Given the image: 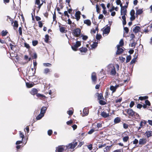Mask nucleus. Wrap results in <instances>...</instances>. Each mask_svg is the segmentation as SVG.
<instances>
[{
    "label": "nucleus",
    "mask_w": 152,
    "mask_h": 152,
    "mask_svg": "<svg viewBox=\"0 0 152 152\" xmlns=\"http://www.w3.org/2000/svg\"><path fill=\"white\" fill-rule=\"evenodd\" d=\"M78 142L75 140L72 142L69 143L67 145V152H72L75 150V148L77 145Z\"/></svg>",
    "instance_id": "1"
},
{
    "label": "nucleus",
    "mask_w": 152,
    "mask_h": 152,
    "mask_svg": "<svg viewBox=\"0 0 152 152\" xmlns=\"http://www.w3.org/2000/svg\"><path fill=\"white\" fill-rule=\"evenodd\" d=\"M108 71L110 72V74L112 75H115L116 73L115 68L113 65L110 64L107 66Z\"/></svg>",
    "instance_id": "2"
},
{
    "label": "nucleus",
    "mask_w": 152,
    "mask_h": 152,
    "mask_svg": "<svg viewBox=\"0 0 152 152\" xmlns=\"http://www.w3.org/2000/svg\"><path fill=\"white\" fill-rule=\"evenodd\" d=\"M126 111L130 116L133 117L139 116L137 113L134 111L132 109H128Z\"/></svg>",
    "instance_id": "3"
},
{
    "label": "nucleus",
    "mask_w": 152,
    "mask_h": 152,
    "mask_svg": "<svg viewBox=\"0 0 152 152\" xmlns=\"http://www.w3.org/2000/svg\"><path fill=\"white\" fill-rule=\"evenodd\" d=\"M81 45V42L79 41H77L76 43H74L72 46V49L74 51H76L77 48Z\"/></svg>",
    "instance_id": "4"
},
{
    "label": "nucleus",
    "mask_w": 152,
    "mask_h": 152,
    "mask_svg": "<svg viewBox=\"0 0 152 152\" xmlns=\"http://www.w3.org/2000/svg\"><path fill=\"white\" fill-rule=\"evenodd\" d=\"M74 35L77 37L80 36L81 33L80 29L79 28H77L73 31Z\"/></svg>",
    "instance_id": "5"
},
{
    "label": "nucleus",
    "mask_w": 152,
    "mask_h": 152,
    "mask_svg": "<svg viewBox=\"0 0 152 152\" xmlns=\"http://www.w3.org/2000/svg\"><path fill=\"white\" fill-rule=\"evenodd\" d=\"M91 79L93 83L95 84L96 83V81L97 79L96 75L95 72H93L91 74Z\"/></svg>",
    "instance_id": "6"
},
{
    "label": "nucleus",
    "mask_w": 152,
    "mask_h": 152,
    "mask_svg": "<svg viewBox=\"0 0 152 152\" xmlns=\"http://www.w3.org/2000/svg\"><path fill=\"white\" fill-rule=\"evenodd\" d=\"M117 50L116 53V55H120L123 53L124 50L122 48H120L119 45H117Z\"/></svg>",
    "instance_id": "7"
},
{
    "label": "nucleus",
    "mask_w": 152,
    "mask_h": 152,
    "mask_svg": "<svg viewBox=\"0 0 152 152\" xmlns=\"http://www.w3.org/2000/svg\"><path fill=\"white\" fill-rule=\"evenodd\" d=\"M65 146L63 145L58 146L56 148V152H62L64 150Z\"/></svg>",
    "instance_id": "8"
},
{
    "label": "nucleus",
    "mask_w": 152,
    "mask_h": 152,
    "mask_svg": "<svg viewBox=\"0 0 152 152\" xmlns=\"http://www.w3.org/2000/svg\"><path fill=\"white\" fill-rule=\"evenodd\" d=\"M133 31L135 33H137L140 31V27L137 26H134L132 27Z\"/></svg>",
    "instance_id": "9"
},
{
    "label": "nucleus",
    "mask_w": 152,
    "mask_h": 152,
    "mask_svg": "<svg viewBox=\"0 0 152 152\" xmlns=\"http://www.w3.org/2000/svg\"><path fill=\"white\" fill-rule=\"evenodd\" d=\"M110 28L109 26H107L105 28L103 31V34L108 35L110 31Z\"/></svg>",
    "instance_id": "10"
},
{
    "label": "nucleus",
    "mask_w": 152,
    "mask_h": 152,
    "mask_svg": "<svg viewBox=\"0 0 152 152\" xmlns=\"http://www.w3.org/2000/svg\"><path fill=\"white\" fill-rule=\"evenodd\" d=\"M147 142V140L145 138H141L139 140V144L140 145H144Z\"/></svg>",
    "instance_id": "11"
},
{
    "label": "nucleus",
    "mask_w": 152,
    "mask_h": 152,
    "mask_svg": "<svg viewBox=\"0 0 152 152\" xmlns=\"http://www.w3.org/2000/svg\"><path fill=\"white\" fill-rule=\"evenodd\" d=\"M119 86L118 85H116L115 86H110V89L112 91V93H113L116 91V89Z\"/></svg>",
    "instance_id": "12"
},
{
    "label": "nucleus",
    "mask_w": 152,
    "mask_h": 152,
    "mask_svg": "<svg viewBox=\"0 0 152 152\" xmlns=\"http://www.w3.org/2000/svg\"><path fill=\"white\" fill-rule=\"evenodd\" d=\"M127 10L125 7H121V15H126Z\"/></svg>",
    "instance_id": "13"
},
{
    "label": "nucleus",
    "mask_w": 152,
    "mask_h": 152,
    "mask_svg": "<svg viewBox=\"0 0 152 152\" xmlns=\"http://www.w3.org/2000/svg\"><path fill=\"white\" fill-rule=\"evenodd\" d=\"M48 106L46 107L45 106L42 107L40 110V113L42 114H43V115H44L45 113H46Z\"/></svg>",
    "instance_id": "14"
},
{
    "label": "nucleus",
    "mask_w": 152,
    "mask_h": 152,
    "mask_svg": "<svg viewBox=\"0 0 152 152\" xmlns=\"http://www.w3.org/2000/svg\"><path fill=\"white\" fill-rule=\"evenodd\" d=\"M88 114V108H85L83 110V116H85L87 115Z\"/></svg>",
    "instance_id": "15"
},
{
    "label": "nucleus",
    "mask_w": 152,
    "mask_h": 152,
    "mask_svg": "<svg viewBox=\"0 0 152 152\" xmlns=\"http://www.w3.org/2000/svg\"><path fill=\"white\" fill-rule=\"evenodd\" d=\"M80 11L76 12L75 14V16L77 20H79L80 18Z\"/></svg>",
    "instance_id": "16"
},
{
    "label": "nucleus",
    "mask_w": 152,
    "mask_h": 152,
    "mask_svg": "<svg viewBox=\"0 0 152 152\" xmlns=\"http://www.w3.org/2000/svg\"><path fill=\"white\" fill-rule=\"evenodd\" d=\"M146 136L148 138L152 136V131H147L145 133Z\"/></svg>",
    "instance_id": "17"
},
{
    "label": "nucleus",
    "mask_w": 152,
    "mask_h": 152,
    "mask_svg": "<svg viewBox=\"0 0 152 152\" xmlns=\"http://www.w3.org/2000/svg\"><path fill=\"white\" fill-rule=\"evenodd\" d=\"M59 27L60 31L61 33H65L66 32V30H65V28L64 27L60 26H59Z\"/></svg>",
    "instance_id": "18"
},
{
    "label": "nucleus",
    "mask_w": 152,
    "mask_h": 152,
    "mask_svg": "<svg viewBox=\"0 0 152 152\" xmlns=\"http://www.w3.org/2000/svg\"><path fill=\"white\" fill-rule=\"evenodd\" d=\"M101 115L103 117L106 118L108 117L109 115V113H107L104 112H103L101 113Z\"/></svg>",
    "instance_id": "19"
},
{
    "label": "nucleus",
    "mask_w": 152,
    "mask_h": 152,
    "mask_svg": "<svg viewBox=\"0 0 152 152\" xmlns=\"http://www.w3.org/2000/svg\"><path fill=\"white\" fill-rule=\"evenodd\" d=\"M73 112L74 109L72 108L69 109V110L67 111V113L70 116L73 114Z\"/></svg>",
    "instance_id": "20"
},
{
    "label": "nucleus",
    "mask_w": 152,
    "mask_h": 152,
    "mask_svg": "<svg viewBox=\"0 0 152 152\" xmlns=\"http://www.w3.org/2000/svg\"><path fill=\"white\" fill-rule=\"evenodd\" d=\"M66 11H65L64 12V15H62L61 18L62 20L65 22L66 21Z\"/></svg>",
    "instance_id": "21"
},
{
    "label": "nucleus",
    "mask_w": 152,
    "mask_h": 152,
    "mask_svg": "<svg viewBox=\"0 0 152 152\" xmlns=\"http://www.w3.org/2000/svg\"><path fill=\"white\" fill-rule=\"evenodd\" d=\"M37 90L36 88H33L32 89L31 92L30 93L33 95H34L37 94Z\"/></svg>",
    "instance_id": "22"
},
{
    "label": "nucleus",
    "mask_w": 152,
    "mask_h": 152,
    "mask_svg": "<svg viewBox=\"0 0 152 152\" xmlns=\"http://www.w3.org/2000/svg\"><path fill=\"white\" fill-rule=\"evenodd\" d=\"M121 121L120 118L119 117H117L114 119V122L115 124H117L119 123Z\"/></svg>",
    "instance_id": "23"
},
{
    "label": "nucleus",
    "mask_w": 152,
    "mask_h": 152,
    "mask_svg": "<svg viewBox=\"0 0 152 152\" xmlns=\"http://www.w3.org/2000/svg\"><path fill=\"white\" fill-rule=\"evenodd\" d=\"M44 115H43V114H42L41 113L38 115L36 118V119L37 120H39L41 119L42 117H43Z\"/></svg>",
    "instance_id": "24"
},
{
    "label": "nucleus",
    "mask_w": 152,
    "mask_h": 152,
    "mask_svg": "<svg viewBox=\"0 0 152 152\" xmlns=\"http://www.w3.org/2000/svg\"><path fill=\"white\" fill-rule=\"evenodd\" d=\"M143 12V11L142 9H137L136 10V15H140Z\"/></svg>",
    "instance_id": "25"
},
{
    "label": "nucleus",
    "mask_w": 152,
    "mask_h": 152,
    "mask_svg": "<svg viewBox=\"0 0 152 152\" xmlns=\"http://www.w3.org/2000/svg\"><path fill=\"white\" fill-rule=\"evenodd\" d=\"M111 145L110 146H106L104 151V152H107L108 151H110L111 148Z\"/></svg>",
    "instance_id": "26"
},
{
    "label": "nucleus",
    "mask_w": 152,
    "mask_h": 152,
    "mask_svg": "<svg viewBox=\"0 0 152 152\" xmlns=\"http://www.w3.org/2000/svg\"><path fill=\"white\" fill-rule=\"evenodd\" d=\"M50 72V69L47 68H45L44 70L43 71V73L45 74H47L48 73Z\"/></svg>",
    "instance_id": "27"
},
{
    "label": "nucleus",
    "mask_w": 152,
    "mask_h": 152,
    "mask_svg": "<svg viewBox=\"0 0 152 152\" xmlns=\"http://www.w3.org/2000/svg\"><path fill=\"white\" fill-rule=\"evenodd\" d=\"M84 23L85 24L87 25L88 26H90L91 25V22L89 20H86L84 21Z\"/></svg>",
    "instance_id": "28"
},
{
    "label": "nucleus",
    "mask_w": 152,
    "mask_h": 152,
    "mask_svg": "<svg viewBox=\"0 0 152 152\" xmlns=\"http://www.w3.org/2000/svg\"><path fill=\"white\" fill-rule=\"evenodd\" d=\"M74 123L72 120H70L67 121V125L71 126Z\"/></svg>",
    "instance_id": "29"
},
{
    "label": "nucleus",
    "mask_w": 152,
    "mask_h": 152,
    "mask_svg": "<svg viewBox=\"0 0 152 152\" xmlns=\"http://www.w3.org/2000/svg\"><path fill=\"white\" fill-rule=\"evenodd\" d=\"M129 137L128 136H126L123 137V142H126L129 140Z\"/></svg>",
    "instance_id": "30"
},
{
    "label": "nucleus",
    "mask_w": 152,
    "mask_h": 152,
    "mask_svg": "<svg viewBox=\"0 0 152 152\" xmlns=\"http://www.w3.org/2000/svg\"><path fill=\"white\" fill-rule=\"evenodd\" d=\"M80 52H81L85 53L87 50V49L86 48H83L80 49Z\"/></svg>",
    "instance_id": "31"
},
{
    "label": "nucleus",
    "mask_w": 152,
    "mask_h": 152,
    "mask_svg": "<svg viewBox=\"0 0 152 152\" xmlns=\"http://www.w3.org/2000/svg\"><path fill=\"white\" fill-rule=\"evenodd\" d=\"M131 59V56L129 55L126 58V62L128 63L129 62Z\"/></svg>",
    "instance_id": "32"
},
{
    "label": "nucleus",
    "mask_w": 152,
    "mask_h": 152,
    "mask_svg": "<svg viewBox=\"0 0 152 152\" xmlns=\"http://www.w3.org/2000/svg\"><path fill=\"white\" fill-rule=\"evenodd\" d=\"M19 136L20 137L22 138L21 140H23V139L24 138V135L21 131L19 132Z\"/></svg>",
    "instance_id": "33"
},
{
    "label": "nucleus",
    "mask_w": 152,
    "mask_h": 152,
    "mask_svg": "<svg viewBox=\"0 0 152 152\" xmlns=\"http://www.w3.org/2000/svg\"><path fill=\"white\" fill-rule=\"evenodd\" d=\"M40 0H36V2H35V4H37V5H39V6H38V7L40 8V7H41V6L42 5V4H40Z\"/></svg>",
    "instance_id": "34"
},
{
    "label": "nucleus",
    "mask_w": 152,
    "mask_h": 152,
    "mask_svg": "<svg viewBox=\"0 0 152 152\" xmlns=\"http://www.w3.org/2000/svg\"><path fill=\"white\" fill-rule=\"evenodd\" d=\"M148 98V96H146L143 97L140 96L139 97V99L141 100H143L147 99Z\"/></svg>",
    "instance_id": "35"
},
{
    "label": "nucleus",
    "mask_w": 152,
    "mask_h": 152,
    "mask_svg": "<svg viewBox=\"0 0 152 152\" xmlns=\"http://www.w3.org/2000/svg\"><path fill=\"white\" fill-rule=\"evenodd\" d=\"M2 36H5L7 35L8 32L7 31L3 30L2 31Z\"/></svg>",
    "instance_id": "36"
},
{
    "label": "nucleus",
    "mask_w": 152,
    "mask_h": 152,
    "mask_svg": "<svg viewBox=\"0 0 152 152\" xmlns=\"http://www.w3.org/2000/svg\"><path fill=\"white\" fill-rule=\"evenodd\" d=\"M26 85L28 88H31L33 86V85L32 83H26Z\"/></svg>",
    "instance_id": "37"
},
{
    "label": "nucleus",
    "mask_w": 152,
    "mask_h": 152,
    "mask_svg": "<svg viewBox=\"0 0 152 152\" xmlns=\"http://www.w3.org/2000/svg\"><path fill=\"white\" fill-rule=\"evenodd\" d=\"M49 36L48 35L46 34L45 35V40L46 42H48L49 40Z\"/></svg>",
    "instance_id": "38"
},
{
    "label": "nucleus",
    "mask_w": 152,
    "mask_h": 152,
    "mask_svg": "<svg viewBox=\"0 0 152 152\" xmlns=\"http://www.w3.org/2000/svg\"><path fill=\"white\" fill-rule=\"evenodd\" d=\"M43 65L46 67H50L51 66V64L49 63H44L43 64Z\"/></svg>",
    "instance_id": "39"
},
{
    "label": "nucleus",
    "mask_w": 152,
    "mask_h": 152,
    "mask_svg": "<svg viewBox=\"0 0 152 152\" xmlns=\"http://www.w3.org/2000/svg\"><path fill=\"white\" fill-rule=\"evenodd\" d=\"M97 45V43L96 42H94L91 45V47L92 48H95Z\"/></svg>",
    "instance_id": "40"
},
{
    "label": "nucleus",
    "mask_w": 152,
    "mask_h": 152,
    "mask_svg": "<svg viewBox=\"0 0 152 152\" xmlns=\"http://www.w3.org/2000/svg\"><path fill=\"white\" fill-rule=\"evenodd\" d=\"M14 27L15 28V27L17 28L18 27V22L15 20L14 22Z\"/></svg>",
    "instance_id": "41"
},
{
    "label": "nucleus",
    "mask_w": 152,
    "mask_h": 152,
    "mask_svg": "<svg viewBox=\"0 0 152 152\" xmlns=\"http://www.w3.org/2000/svg\"><path fill=\"white\" fill-rule=\"evenodd\" d=\"M72 10L71 9V8H70L69 9H67V17H69V15H68V14H67L68 12L69 13L71 14L72 13Z\"/></svg>",
    "instance_id": "42"
},
{
    "label": "nucleus",
    "mask_w": 152,
    "mask_h": 152,
    "mask_svg": "<svg viewBox=\"0 0 152 152\" xmlns=\"http://www.w3.org/2000/svg\"><path fill=\"white\" fill-rule=\"evenodd\" d=\"M7 20L8 21V20H9L10 21L12 22V23L13 22V20L12 19L11 17H10V16H7Z\"/></svg>",
    "instance_id": "43"
},
{
    "label": "nucleus",
    "mask_w": 152,
    "mask_h": 152,
    "mask_svg": "<svg viewBox=\"0 0 152 152\" xmlns=\"http://www.w3.org/2000/svg\"><path fill=\"white\" fill-rule=\"evenodd\" d=\"M119 45H120V47H121L123 45L124 42H123V40L122 39H121L120 40V41L119 42Z\"/></svg>",
    "instance_id": "44"
},
{
    "label": "nucleus",
    "mask_w": 152,
    "mask_h": 152,
    "mask_svg": "<svg viewBox=\"0 0 152 152\" xmlns=\"http://www.w3.org/2000/svg\"><path fill=\"white\" fill-rule=\"evenodd\" d=\"M104 98L102 94H99L98 96V99L99 100H100V99H103Z\"/></svg>",
    "instance_id": "45"
},
{
    "label": "nucleus",
    "mask_w": 152,
    "mask_h": 152,
    "mask_svg": "<svg viewBox=\"0 0 152 152\" xmlns=\"http://www.w3.org/2000/svg\"><path fill=\"white\" fill-rule=\"evenodd\" d=\"M71 126L72 128L74 130H75L77 127V126L76 124H73Z\"/></svg>",
    "instance_id": "46"
},
{
    "label": "nucleus",
    "mask_w": 152,
    "mask_h": 152,
    "mask_svg": "<svg viewBox=\"0 0 152 152\" xmlns=\"http://www.w3.org/2000/svg\"><path fill=\"white\" fill-rule=\"evenodd\" d=\"M95 130L94 129H91L88 132V134H91L93 133L94 131Z\"/></svg>",
    "instance_id": "47"
},
{
    "label": "nucleus",
    "mask_w": 152,
    "mask_h": 152,
    "mask_svg": "<svg viewBox=\"0 0 152 152\" xmlns=\"http://www.w3.org/2000/svg\"><path fill=\"white\" fill-rule=\"evenodd\" d=\"M81 37H82V39L84 40H86L88 38L87 36L86 35H83L82 34L81 35Z\"/></svg>",
    "instance_id": "48"
},
{
    "label": "nucleus",
    "mask_w": 152,
    "mask_h": 152,
    "mask_svg": "<svg viewBox=\"0 0 152 152\" xmlns=\"http://www.w3.org/2000/svg\"><path fill=\"white\" fill-rule=\"evenodd\" d=\"M38 41L36 40L33 41H32V45L34 46H35L38 44Z\"/></svg>",
    "instance_id": "49"
},
{
    "label": "nucleus",
    "mask_w": 152,
    "mask_h": 152,
    "mask_svg": "<svg viewBox=\"0 0 152 152\" xmlns=\"http://www.w3.org/2000/svg\"><path fill=\"white\" fill-rule=\"evenodd\" d=\"M101 37V36L100 35L97 34L96 35V38L97 40H99Z\"/></svg>",
    "instance_id": "50"
},
{
    "label": "nucleus",
    "mask_w": 152,
    "mask_h": 152,
    "mask_svg": "<svg viewBox=\"0 0 152 152\" xmlns=\"http://www.w3.org/2000/svg\"><path fill=\"white\" fill-rule=\"evenodd\" d=\"M135 12L134 10H132L130 12V15H134Z\"/></svg>",
    "instance_id": "51"
},
{
    "label": "nucleus",
    "mask_w": 152,
    "mask_h": 152,
    "mask_svg": "<svg viewBox=\"0 0 152 152\" xmlns=\"http://www.w3.org/2000/svg\"><path fill=\"white\" fill-rule=\"evenodd\" d=\"M135 61H136V58H133L132 60V61H131L130 63V64H133L135 63Z\"/></svg>",
    "instance_id": "52"
},
{
    "label": "nucleus",
    "mask_w": 152,
    "mask_h": 152,
    "mask_svg": "<svg viewBox=\"0 0 152 152\" xmlns=\"http://www.w3.org/2000/svg\"><path fill=\"white\" fill-rule=\"evenodd\" d=\"M138 140L136 139H135L133 141V143L134 144H136L138 143Z\"/></svg>",
    "instance_id": "53"
},
{
    "label": "nucleus",
    "mask_w": 152,
    "mask_h": 152,
    "mask_svg": "<svg viewBox=\"0 0 152 152\" xmlns=\"http://www.w3.org/2000/svg\"><path fill=\"white\" fill-rule=\"evenodd\" d=\"M52 132L53 131L52 130H49L48 131V134L49 136H50L52 134Z\"/></svg>",
    "instance_id": "54"
},
{
    "label": "nucleus",
    "mask_w": 152,
    "mask_h": 152,
    "mask_svg": "<svg viewBox=\"0 0 152 152\" xmlns=\"http://www.w3.org/2000/svg\"><path fill=\"white\" fill-rule=\"evenodd\" d=\"M145 103L147 105L150 106L151 104L150 102L147 100L145 101Z\"/></svg>",
    "instance_id": "55"
},
{
    "label": "nucleus",
    "mask_w": 152,
    "mask_h": 152,
    "mask_svg": "<svg viewBox=\"0 0 152 152\" xmlns=\"http://www.w3.org/2000/svg\"><path fill=\"white\" fill-rule=\"evenodd\" d=\"M19 34L20 35H21L22 34V28L21 27H19V28L18 30Z\"/></svg>",
    "instance_id": "56"
},
{
    "label": "nucleus",
    "mask_w": 152,
    "mask_h": 152,
    "mask_svg": "<svg viewBox=\"0 0 152 152\" xmlns=\"http://www.w3.org/2000/svg\"><path fill=\"white\" fill-rule=\"evenodd\" d=\"M102 126V125L101 123H98L97 124V127L98 128H101Z\"/></svg>",
    "instance_id": "57"
},
{
    "label": "nucleus",
    "mask_w": 152,
    "mask_h": 152,
    "mask_svg": "<svg viewBox=\"0 0 152 152\" xmlns=\"http://www.w3.org/2000/svg\"><path fill=\"white\" fill-rule=\"evenodd\" d=\"M128 125L125 123L123 124V127L124 128L126 129L128 128Z\"/></svg>",
    "instance_id": "58"
},
{
    "label": "nucleus",
    "mask_w": 152,
    "mask_h": 152,
    "mask_svg": "<svg viewBox=\"0 0 152 152\" xmlns=\"http://www.w3.org/2000/svg\"><path fill=\"white\" fill-rule=\"evenodd\" d=\"M87 147L90 150H91L92 149V144L88 145Z\"/></svg>",
    "instance_id": "59"
},
{
    "label": "nucleus",
    "mask_w": 152,
    "mask_h": 152,
    "mask_svg": "<svg viewBox=\"0 0 152 152\" xmlns=\"http://www.w3.org/2000/svg\"><path fill=\"white\" fill-rule=\"evenodd\" d=\"M24 46L27 48H30L29 44L26 42L24 43Z\"/></svg>",
    "instance_id": "60"
},
{
    "label": "nucleus",
    "mask_w": 152,
    "mask_h": 152,
    "mask_svg": "<svg viewBox=\"0 0 152 152\" xmlns=\"http://www.w3.org/2000/svg\"><path fill=\"white\" fill-rule=\"evenodd\" d=\"M131 17L130 18V20L131 21H132L135 19V16L134 15H131Z\"/></svg>",
    "instance_id": "61"
},
{
    "label": "nucleus",
    "mask_w": 152,
    "mask_h": 152,
    "mask_svg": "<svg viewBox=\"0 0 152 152\" xmlns=\"http://www.w3.org/2000/svg\"><path fill=\"white\" fill-rule=\"evenodd\" d=\"M99 104L102 105H104L105 104V102L102 100H99Z\"/></svg>",
    "instance_id": "62"
},
{
    "label": "nucleus",
    "mask_w": 152,
    "mask_h": 152,
    "mask_svg": "<svg viewBox=\"0 0 152 152\" xmlns=\"http://www.w3.org/2000/svg\"><path fill=\"white\" fill-rule=\"evenodd\" d=\"M39 27L40 28H42V23L41 21H39L38 22Z\"/></svg>",
    "instance_id": "63"
},
{
    "label": "nucleus",
    "mask_w": 152,
    "mask_h": 152,
    "mask_svg": "<svg viewBox=\"0 0 152 152\" xmlns=\"http://www.w3.org/2000/svg\"><path fill=\"white\" fill-rule=\"evenodd\" d=\"M124 30L125 31V32L127 33L129 31L128 28L127 27H125L124 28Z\"/></svg>",
    "instance_id": "64"
}]
</instances>
